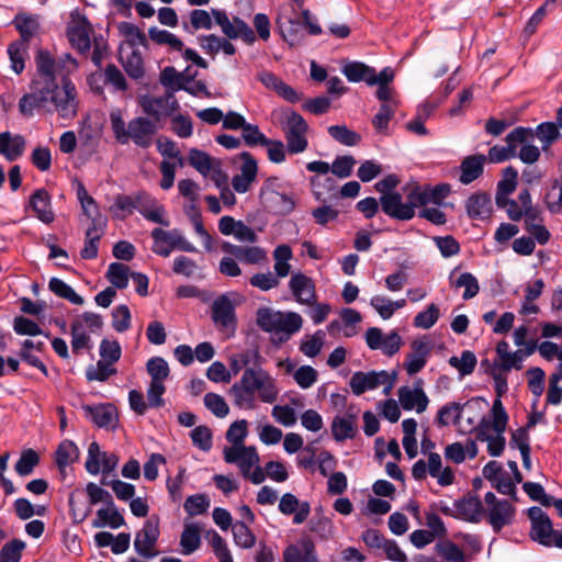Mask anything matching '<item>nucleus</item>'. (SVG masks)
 <instances>
[{
    "label": "nucleus",
    "instance_id": "obj_27",
    "mask_svg": "<svg viewBox=\"0 0 562 562\" xmlns=\"http://www.w3.org/2000/svg\"><path fill=\"white\" fill-rule=\"evenodd\" d=\"M137 210L148 221L169 226L170 223L165 216V209L155 199L143 194L137 196Z\"/></svg>",
    "mask_w": 562,
    "mask_h": 562
},
{
    "label": "nucleus",
    "instance_id": "obj_18",
    "mask_svg": "<svg viewBox=\"0 0 562 562\" xmlns=\"http://www.w3.org/2000/svg\"><path fill=\"white\" fill-rule=\"evenodd\" d=\"M140 105L147 115L156 120L169 116L179 109V103L172 92H166L160 97H144Z\"/></svg>",
    "mask_w": 562,
    "mask_h": 562
},
{
    "label": "nucleus",
    "instance_id": "obj_9",
    "mask_svg": "<svg viewBox=\"0 0 562 562\" xmlns=\"http://www.w3.org/2000/svg\"><path fill=\"white\" fill-rule=\"evenodd\" d=\"M215 22L221 26L222 32L231 40L241 38L247 45H252L257 37L252 29L240 18L232 20L225 11L212 9Z\"/></svg>",
    "mask_w": 562,
    "mask_h": 562
},
{
    "label": "nucleus",
    "instance_id": "obj_58",
    "mask_svg": "<svg viewBox=\"0 0 562 562\" xmlns=\"http://www.w3.org/2000/svg\"><path fill=\"white\" fill-rule=\"evenodd\" d=\"M40 463V456L38 453L33 449H26L22 451L19 460L16 461L14 465L15 472L20 476H27L30 475L34 468Z\"/></svg>",
    "mask_w": 562,
    "mask_h": 562
},
{
    "label": "nucleus",
    "instance_id": "obj_37",
    "mask_svg": "<svg viewBox=\"0 0 562 562\" xmlns=\"http://www.w3.org/2000/svg\"><path fill=\"white\" fill-rule=\"evenodd\" d=\"M459 515L471 522H479L483 513V505L477 496H467L454 503Z\"/></svg>",
    "mask_w": 562,
    "mask_h": 562
},
{
    "label": "nucleus",
    "instance_id": "obj_50",
    "mask_svg": "<svg viewBox=\"0 0 562 562\" xmlns=\"http://www.w3.org/2000/svg\"><path fill=\"white\" fill-rule=\"evenodd\" d=\"M120 59L125 71L131 78L139 79L144 76L143 58L137 49L133 48L125 57L121 55Z\"/></svg>",
    "mask_w": 562,
    "mask_h": 562
},
{
    "label": "nucleus",
    "instance_id": "obj_41",
    "mask_svg": "<svg viewBox=\"0 0 562 562\" xmlns=\"http://www.w3.org/2000/svg\"><path fill=\"white\" fill-rule=\"evenodd\" d=\"M104 226L105 225L95 226V224H90L86 231L85 246L80 251L82 259L91 260L98 257L99 241L103 235Z\"/></svg>",
    "mask_w": 562,
    "mask_h": 562
},
{
    "label": "nucleus",
    "instance_id": "obj_51",
    "mask_svg": "<svg viewBox=\"0 0 562 562\" xmlns=\"http://www.w3.org/2000/svg\"><path fill=\"white\" fill-rule=\"evenodd\" d=\"M48 288L57 296L68 300L72 304L82 305L85 302L69 284L58 278H52L49 280Z\"/></svg>",
    "mask_w": 562,
    "mask_h": 562
},
{
    "label": "nucleus",
    "instance_id": "obj_1",
    "mask_svg": "<svg viewBox=\"0 0 562 562\" xmlns=\"http://www.w3.org/2000/svg\"><path fill=\"white\" fill-rule=\"evenodd\" d=\"M234 405L244 409L256 407V394L263 403H273L279 390L276 379L261 364L245 369L240 380L231 387Z\"/></svg>",
    "mask_w": 562,
    "mask_h": 562
},
{
    "label": "nucleus",
    "instance_id": "obj_3",
    "mask_svg": "<svg viewBox=\"0 0 562 562\" xmlns=\"http://www.w3.org/2000/svg\"><path fill=\"white\" fill-rule=\"evenodd\" d=\"M43 97L45 101V110L56 112L64 120H71L78 113L79 100L75 85L69 78H65L59 87L57 82L42 85Z\"/></svg>",
    "mask_w": 562,
    "mask_h": 562
},
{
    "label": "nucleus",
    "instance_id": "obj_10",
    "mask_svg": "<svg viewBox=\"0 0 562 562\" xmlns=\"http://www.w3.org/2000/svg\"><path fill=\"white\" fill-rule=\"evenodd\" d=\"M528 516L531 522L530 538L541 546L551 548L557 530L549 516L537 506L529 508Z\"/></svg>",
    "mask_w": 562,
    "mask_h": 562
},
{
    "label": "nucleus",
    "instance_id": "obj_57",
    "mask_svg": "<svg viewBox=\"0 0 562 562\" xmlns=\"http://www.w3.org/2000/svg\"><path fill=\"white\" fill-rule=\"evenodd\" d=\"M371 72L372 67L360 61H351L342 67V74L351 82L366 81L369 83Z\"/></svg>",
    "mask_w": 562,
    "mask_h": 562
},
{
    "label": "nucleus",
    "instance_id": "obj_14",
    "mask_svg": "<svg viewBox=\"0 0 562 562\" xmlns=\"http://www.w3.org/2000/svg\"><path fill=\"white\" fill-rule=\"evenodd\" d=\"M359 409L355 405L347 407L346 412L333 418L330 429L334 439L338 442L353 439L358 434Z\"/></svg>",
    "mask_w": 562,
    "mask_h": 562
},
{
    "label": "nucleus",
    "instance_id": "obj_33",
    "mask_svg": "<svg viewBox=\"0 0 562 562\" xmlns=\"http://www.w3.org/2000/svg\"><path fill=\"white\" fill-rule=\"evenodd\" d=\"M87 415L98 427L114 428L117 423V413L113 405L85 406Z\"/></svg>",
    "mask_w": 562,
    "mask_h": 562
},
{
    "label": "nucleus",
    "instance_id": "obj_29",
    "mask_svg": "<svg viewBox=\"0 0 562 562\" xmlns=\"http://www.w3.org/2000/svg\"><path fill=\"white\" fill-rule=\"evenodd\" d=\"M303 319L301 315L294 312L282 313L281 319L276 324V329L271 331L279 342H285L290 337L297 333L302 327Z\"/></svg>",
    "mask_w": 562,
    "mask_h": 562
},
{
    "label": "nucleus",
    "instance_id": "obj_61",
    "mask_svg": "<svg viewBox=\"0 0 562 562\" xmlns=\"http://www.w3.org/2000/svg\"><path fill=\"white\" fill-rule=\"evenodd\" d=\"M90 337L85 333L83 325L79 319L71 323V349L79 353L82 349H90Z\"/></svg>",
    "mask_w": 562,
    "mask_h": 562
},
{
    "label": "nucleus",
    "instance_id": "obj_54",
    "mask_svg": "<svg viewBox=\"0 0 562 562\" xmlns=\"http://www.w3.org/2000/svg\"><path fill=\"white\" fill-rule=\"evenodd\" d=\"M448 362L452 368L457 369L462 376H464L474 371L477 360L474 352L464 350L462 351L461 357H450Z\"/></svg>",
    "mask_w": 562,
    "mask_h": 562
},
{
    "label": "nucleus",
    "instance_id": "obj_39",
    "mask_svg": "<svg viewBox=\"0 0 562 562\" xmlns=\"http://www.w3.org/2000/svg\"><path fill=\"white\" fill-rule=\"evenodd\" d=\"M397 108L396 102L382 103L378 113L372 119V125L379 135L387 136L390 132V122L394 117Z\"/></svg>",
    "mask_w": 562,
    "mask_h": 562
},
{
    "label": "nucleus",
    "instance_id": "obj_60",
    "mask_svg": "<svg viewBox=\"0 0 562 562\" xmlns=\"http://www.w3.org/2000/svg\"><path fill=\"white\" fill-rule=\"evenodd\" d=\"M27 45L24 42H13L8 47V54L11 61L12 70L19 75L24 69V57L26 55Z\"/></svg>",
    "mask_w": 562,
    "mask_h": 562
},
{
    "label": "nucleus",
    "instance_id": "obj_7",
    "mask_svg": "<svg viewBox=\"0 0 562 562\" xmlns=\"http://www.w3.org/2000/svg\"><path fill=\"white\" fill-rule=\"evenodd\" d=\"M533 139V131L530 127H516L506 136V146L495 145L488 150L486 159L498 164L517 156L518 144Z\"/></svg>",
    "mask_w": 562,
    "mask_h": 562
},
{
    "label": "nucleus",
    "instance_id": "obj_36",
    "mask_svg": "<svg viewBox=\"0 0 562 562\" xmlns=\"http://www.w3.org/2000/svg\"><path fill=\"white\" fill-rule=\"evenodd\" d=\"M504 432H495V436L490 434V422H482L476 434V439L487 442V451L492 457H498L503 453L505 448Z\"/></svg>",
    "mask_w": 562,
    "mask_h": 562
},
{
    "label": "nucleus",
    "instance_id": "obj_12",
    "mask_svg": "<svg viewBox=\"0 0 562 562\" xmlns=\"http://www.w3.org/2000/svg\"><path fill=\"white\" fill-rule=\"evenodd\" d=\"M159 519L151 517L147 519L143 528L136 533L134 539L135 551L145 559H151L158 554L156 543L159 538Z\"/></svg>",
    "mask_w": 562,
    "mask_h": 562
},
{
    "label": "nucleus",
    "instance_id": "obj_34",
    "mask_svg": "<svg viewBox=\"0 0 562 562\" xmlns=\"http://www.w3.org/2000/svg\"><path fill=\"white\" fill-rule=\"evenodd\" d=\"M485 161L486 156L482 154L465 157L460 165V182L469 184L476 180L483 173Z\"/></svg>",
    "mask_w": 562,
    "mask_h": 562
},
{
    "label": "nucleus",
    "instance_id": "obj_25",
    "mask_svg": "<svg viewBox=\"0 0 562 562\" xmlns=\"http://www.w3.org/2000/svg\"><path fill=\"white\" fill-rule=\"evenodd\" d=\"M398 400L405 411L416 409L417 413L425 412L429 403L420 383L414 389H409L408 386L400 387Z\"/></svg>",
    "mask_w": 562,
    "mask_h": 562
},
{
    "label": "nucleus",
    "instance_id": "obj_2",
    "mask_svg": "<svg viewBox=\"0 0 562 562\" xmlns=\"http://www.w3.org/2000/svg\"><path fill=\"white\" fill-rule=\"evenodd\" d=\"M110 125L113 136L120 145L133 143L143 149L149 148L153 145L157 133L155 122L148 117L137 116L126 123L119 109L110 112Z\"/></svg>",
    "mask_w": 562,
    "mask_h": 562
},
{
    "label": "nucleus",
    "instance_id": "obj_8",
    "mask_svg": "<svg viewBox=\"0 0 562 562\" xmlns=\"http://www.w3.org/2000/svg\"><path fill=\"white\" fill-rule=\"evenodd\" d=\"M308 125L303 116L296 112H292L284 126V136L286 140V149L290 154H300L306 150L308 146L306 134Z\"/></svg>",
    "mask_w": 562,
    "mask_h": 562
},
{
    "label": "nucleus",
    "instance_id": "obj_19",
    "mask_svg": "<svg viewBox=\"0 0 562 562\" xmlns=\"http://www.w3.org/2000/svg\"><path fill=\"white\" fill-rule=\"evenodd\" d=\"M412 351L406 356L404 369L408 375H414L422 371L427 363L432 346L427 337L416 339L411 344Z\"/></svg>",
    "mask_w": 562,
    "mask_h": 562
},
{
    "label": "nucleus",
    "instance_id": "obj_62",
    "mask_svg": "<svg viewBox=\"0 0 562 562\" xmlns=\"http://www.w3.org/2000/svg\"><path fill=\"white\" fill-rule=\"evenodd\" d=\"M248 435V423L246 419L236 420L226 431V440L232 443L231 447L244 446Z\"/></svg>",
    "mask_w": 562,
    "mask_h": 562
},
{
    "label": "nucleus",
    "instance_id": "obj_48",
    "mask_svg": "<svg viewBox=\"0 0 562 562\" xmlns=\"http://www.w3.org/2000/svg\"><path fill=\"white\" fill-rule=\"evenodd\" d=\"M149 38L158 45H168L171 49L181 52L183 49L182 41L167 30H160L151 26L148 30Z\"/></svg>",
    "mask_w": 562,
    "mask_h": 562
},
{
    "label": "nucleus",
    "instance_id": "obj_22",
    "mask_svg": "<svg viewBox=\"0 0 562 562\" xmlns=\"http://www.w3.org/2000/svg\"><path fill=\"white\" fill-rule=\"evenodd\" d=\"M289 288L295 300L304 305H314L316 302V290L313 280L304 273H293Z\"/></svg>",
    "mask_w": 562,
    "mask_h": 562
},
{
    "label": "nucleus",
    "instance_id": "obj_13",
    "mask_svg": "<svg viewBox=\"0 0 562 562\" xmlns=\"http://www.w3.org/2000/svg\"><path fill=\"white\" fill-rule=\"evenodd\" d=\"M364 338L371 350H381L389 357L397 353L402 346V337L395 330L384 335L381 328L370 327L366 331Z\"/></svg>",
    "mask_w": 562,
    "mask_h": 562
},
{
    "label": "nucleus",
    "instance_id": "obj_15",
    "mask_svg": "<svg viewBox=\"0 0 562 562\" xmlns=\"http://www.w3.org/2000/svg\"><path fill=\"white\" fill-rule=\"evenodd\" d=\"M223 458L226 463L237 464L243 476L259 463V454L254 446L224 447Z\"/></svg>",
    "mask_w": 562,
    "mask_h": 562
},
{
    "label": "nucleus",
    "instance_id": "obj_21",
    "mask_svg": "<svg viewBox=\"0 0 562 562\" xmlns=\"http://www.w3.org/2000/svg\"><path fill=\"white\" fill-rule=\"evenodd\" d=\"M240 158L243 160L240 171L233 177L232 187L237 193H246L256 180L258 166L255 158L247 151H244Z\"/></svg>",
    "mask_w": 562,
    "mask_h": 562
},
{
    "label": "nucleus",
    "instance_id": "obj_23",
    "mask_svg": "<svg viewBox=\"0 0 562 562\" xmlns=\"http://www.w3.org/2000/svg\"><path fill=\"white\" fill-rule=\"evenodd\" d=\"M450 193V187L448 184H439L434 188L431 187H415L408 194L407 198L413 204L418 206L427 205L428 203L440 204Z\"/></svg>",
    "mask_w": 562,
    "mask_h": 562
},
{
    "label": "nucleus",
    "instance_id": "obj_46",
    "mask_svg": "<svg viewBox=\"0 0 562 562\" xmlns=\"http://www.w3.org/2000/svg\"><path fill=\"white\" fill-rule=\"evenodd\" d=\"M532 131L533 138L537 137L541 142L543 150H547L555 140L561 137L560 128L553 122H543Z\"/></svg>",
    "mask_w": 562,
    "mask_h": 562
},
{
    "label": "nucleus",
    "instance_id": "obj_32",
    "mask_svg": "<svg viewBox=\"0 0 562 562\" xmlns=\"http://www.w3.org/2000/svg\"><path fill=\"white\" fill-rule=\"evenodd\" d=\"M260 199L266 207L280 214H289L294 210L295 206V202L291 196L273 190L262 189Z\"/></svg>",
    "mask_w": 562,
    "mask_h": 562
},
{
    "label": "nucleus",
    "instance_id": "obj_56",
    "mask_svg": "<svg viewBox=\"0 0 562 562\" xmlns=\"http://www.w3.org/2000/svg\"><path fill=\"white\" fill-rule=\"evenodd\" d=\"M328 134L338 143L345 146H356L361 142V136L346 125H331L328 127Z\"/></svg>",
    "mask_w": 562,
    "mask_h": 562
},
{
    "label": "nucleus",
    "instance_id": "obj_4",
    "mask_svg": "<svg viewBox=\"0 0 562 562\" xmlns=\"http://www.w3.org/2000/svg\"><path fill=\"white\" fill-rule=\"evenodd\" d=\"M396 373L381 371H369L355 372L349 381V386L352 393L357 396L363 394L367 391L375 390L379 386H383V394L389 395L395 384Z\"/></svg>",
    "mask_w": 562,
    "mask_h": 562
},
{
    "label": "nucleus",
    "instance_id": "obj_38",
    "mask_svg": "<svg viewBox=\"0 0 562 562\" xmlns=\"http://www.w3.org/2000/svg\"><path fill=\"white\" fill-rule=\"evenodd\" d=\"M123 525H125L124 517L114 503L104 508L98 509L97 518L92 522L94 528H102L108 526L112 529H117Z\"/></svg>",
    "mask_w": 562,
    "mask_h": 562
},
{
    "label": "nucleus",
    "instance_id": "obj_40",
    "mask_svg": "<svg viewBox=\"0 0 562 562\" xmlns=\"http://www.w3.org/2000/svg\"><path fill=\"white\" fill-rule=\"evenodd\" d=\"M45 101L43 97L41 81L33 82V92L24 94L19 101L20 112L24 115H32L34 109H45Z\"/></svg>",
    "mask_w": 562,
    "mask_h": 562
},
{
    "label": "nucleus",
    "instance_id": "obj_44",
    "mask_svg": "<svg viewBox=\"0 0 562 562\" xmlns=\"http://www.w3.org/2000/svg\"><path fill=\"white\" fill-rule=\"evenodd\" d=\"M200 531L201 529L198 524L186 526L180 538V546L184 555H189L199 549L201 544Z\"/></svg>",
    "mask_w": 562,
    "mask_h": 562
},
{
    "label": "nucleus",
    "instance_id": "obj_26",
    "mask_svg": "<svg viewBox=\"0 0 562 562\" xmlns=\"http://www.w3.org/2000/svg\"><path fill=\"white\" fill-rule=\"evenodd\" d=\"M279 510L283 515L294 514L293 522L300 525L307 519L311 513V506L307 502L301 503L294 494L285 493L280 499Z\"/></svg>",
    "mask_w": 562,
    "mask_h": 562
},
{
    "label": "nucleus",
    "instance_id": "obj_17",
    "mask_svg": "<svg viewBox=\"0 0 562 562\" xmlns=\"http://www.w3.org/2000/svg\"><path fill=\"white\" fill-rule=\"evenodd\" d=\"M382 211L392 218L398 221H408L415 216V209L418 204H413L408 199L403 202L398 192L384 194L380 198Z\"/></svg>",
    "mask_w": 562,
    "mask_h": 562
},
{
    "label": "nucleus",
    "instance_id": "obj_63",
    "mask_svg": "<svg viewBox=\"0 0 562 562\" xmlns=\"http://www.w3.org/2000/svg\"><path fill=\"white\" fill-rule=\"evenodd\" d=\"M113 363L99 360L95 366L88 367L86 376L88 381H106L111 375L116 373V370L112 367Z\"/></svg>",
    "mask_w": 562,
    "mask_h": 562
},
{
    "label": "nucleus",
    "instance_id": "obj_11",
    "mask_svg": "<svg viewBox=\"0 0 562 562\" xmlns=\"http://www.w3.org/2000/svg\"><path fill=\"white\" fill-rule=\"evenodd\" d=\"M496 360L494 362L495 369L508 372L513 369L521 370L522 363L526 358L535 353V347L529 346L527 349H517L512 351L509 344L506 340H501L496 346Z\"/></svg>",
    "mask_w": 562,
    "mask_h": 562
},
{
    "label": "nucleus",
    "instance_id": "obj_24",
    "mask_svg": "<svg viewBox=\"0 0 562 562\" xmlns=\"http://www.w3.org/2000/svg\"><path fill=\"white\" fill-rule=\"evenodd\" d=\"M283 562H318L314 542L302 539L299 544L288 546L283 551Z\"/></svg>",
    "mask_w": 562,
    "mask_h": 562
},
{
    "label": "nucleus",
    "instance_id": "obj_52",
    "mask_svg": "<svg viewBox=\"0 0 562 562\" xmlns=\"http://www.w3.org/2000/svg\"><path fill=\"white\" fill-rule=\"evenodd\" d=\"M130 268L120 262L110 263L106 279L114 289H125L128 284Z\"/></svg>",
    "mask_w": 562,
    "mask_h": 562
},
{
    "label": "nucleus",
    "instance_id": "obj_16",
    "mask_svg": "<svg viewBox=\"0 0 562 562\" xmlns=\"http://www.w3.org/2000/svg\"><path fill=\"white\" fill-rule=\"evenodd\" d=\"M91 27L87 19L79 12L71 13V23L67 27V36L74 48L85 54L91 48Z\"/></svg>",
    "mask_w": 562,
    "mask_h": 562
},
{
    "label": "nucleus",
    "instance_id": "obj_64",
    "mask_svg": "<svg viewBox=\"0 0 562 562\" xmlns=\"http://www.w3.org/2000/svg\"><path fill=\"white\" fill-rule=\"evenodd\" d=\"M24 548L25 543L20 539L9 541L0 551V562H19Z\"/></svg>",
    "mask_w": 562,
    "mask_h": 562
},
{
    "label": "nucleus",
    "instance_id": "obj_5",
    "mask_svg": "<svg viewBox=\"0 0 562 562\" xmlns=\"http://www.w3.org/2000/svg\"><path fill=\"white\" fill-rule=\"evenodd\" d=\"M211 318L220 333L225 338L235 336L237 329V316L235 304L227 294L216 297L211 305Z\"/></svg>",
    "mask_w": 562,
    "mask_h": 562
},
{
    "label": "nucleus",
    "instance_id": "obj_59",
    "mask_svg": "<svg viewBox=\"0 0 562 562\" xmlns=\"http://www.w3.org/2000/svg\"><path fill=\"white\" fill-rule=\"evenodd\" d=\"M282 312L270 307H260L256 313V322L260 329L271 333L276 329V324L281 319Z\"/></svg>",
    "mask_w": 562,
    "mask_h": 562
},
{
    "label": "nucleus",
    "instance_id": "obj_55",
    "mask_svg": "<svg viewBox=\"0 0 562 562\" xmlns=\"http://www.w3.org/2000/svg\"><path fill=\"white\" fill-rule=\"evenodd\" d=\"M464 405L450 402L443 405L437 414V424L448 426L450 423L459 424Z\"/></svg>",
    "mask_w": 562,
    "mask_h": 562
},
{
    "label": "nucleus",
    "instance_id": "obj_53",
    "mask_svg": "<svg viewBox=\"0 0 562 562\" xmlns=\"http://www.w3.org/2000/svg\"><path fill=\"white\" fill-rule=\"evenodd\" d=\"M235 543L244 549H250L256 543V536L245 521H236L232 526Z\"/></svg>",
    "mask_w": 562,
    "mask_h": 562
},
{
    "label": "nucleus",
    "instance_id": "obj_30",
    "mask_svg": "<svg viewBox=\"0 0 562 562\" xmlns=\"http://www.w3.org/2000/svg\"><path fill=\"white\" fill-rule=\"evenodd\" d=\"M30 206L35 216L45 224L54 222L55 215L52 210L50 195L45 189H37L30 198Z\"/></svg>",
    "mask_w": 562,
    "mask_h": 562
},
{
    "label": "nucleus",
    "instance_id": "obj_43",
    "mask_svg": "<svg viewBox=\"0 0 562 562\" xmlns=\"http://www.w3.org/2000/svg\"><path fill=\"white\" fill-rule=\"evenodd\" d=\"M277 25L286 43L290 46H297L302 44L304 40V34L302 32V24L296 20H288V25H285L281 19H277Z\"/></svg>",
    "mask_w": 562,
    "mask_h": 562
},
{
    "label": "nucleus",
    "instance_id": "obj_47",
    "mask_svg": "<svg viewBox=\"0 0 562 562\" xmlns=\"http://www.w3.org/2000/svg\"><path fill=\"white\" fill-rule=\"evenodd\" d=\"M79 457L78 447L70 440H64L59 443L56 450V464L59 470L65 469L72 462H75Z\"/></svg>",
    "mask_w": 562,
    "mask_h": 562
},
{
    "label": "nucleus",
    "instance_id": "obj_31",
    "mask_svg": "<svg viewBox=\"0 0 562 562\" xmlns=\"http://www.w3.org/2000/svg\"><path fill=\"white\" fill-rule=\"evenodd\" d=\"M488 522L495 532H499L505 526L512 524L515 508L508 501H502L488 508Z\"/></svg>",
    "mask_w": 562,
    "mask_h": 562
},
{
    "label": "nucleus",
    "instance_id": "obj_35",
    "mask_svg": "<svg viewBox=\"0 0 562 562\" xmlns=\"http://www.w3.org/2000/svg\"><path fill=\"white\" fill-rule=\"evenodd\" d=\"M467 212L472 220L488 218L493 204L491 198L486 193H475L467 200Z\"/></svg>",
    "mask_w": 562,
    "mask_h": 562
},
{
    "label": "nucleus",
    "instance_id": "obj_28",
    "mask_svg": "<svg viewBox=\"0 0 562 562\" xmlns=\"http://www.w3.org/2000/svg\"><path fill=\"white\" fill-rule=\"evenodd\" d=\"M26 146L24 136L16 134L12 135L10 132L0 133V155L8 161H14L20 158Z\"/></svg>",
    "mask_w": 562,
    "mask_h": 562
},
{
    "label": "nucleus",
    "instance_id": "obj_6",
    "mask_svg": "<svg viewBox=\"0 0 562 562\" xmlns=\"http://www.w3.org/2000/svg\"><path fill=\"white\" fill-rule=\"evenodd\" d=\"M151 237L154 239L153 251L165 258L169 257L175 249L186 252L196 251V248L178 229L154 228Z\"/></svg>",
    "mask_w": 562,
    "mask_h": 562
},
{
    "label": "nucleus",
    "instance_id": "obj_20",
    "mask_svg": "<svg viewBox=\"0 0 562 562\" xmlns=\"http://www.w3.org/2000/svg\"><path fill=\"white\" fill-rule=\"evenodd\" d=\"M188 161L203 177L211 175L212 180L217 187L225 180V175L218 166H214V160L207 153L192 148L189 151Z\"/></svg>",
    "mask_w": 562,
    "mask_h": 562
},
{
    "label": "nucleus",
    "instance_id": "obj_45",
    "mask_svg": "<svg viewBox=\"0 0 562 562\" xmlns=\"http://www.w3.org/2000/svg\"><path fill=\"white\" fill-rule=\"evenodd\" d=\"M13 23L21 34V42L24 43H27L36 34L40 26L37 18L26 13H19Z\"/></svg>",
    "mask_w": 562,
    "mask_h": 562
},
{
    "label": "nucleus",
    "instance_id": "obj_42",
    "mask_svg": "<svg viewBox=\"0 0 562 562\" xmlns=\"http://www.w3.org/2000/svg\"><path fill=\"white\" fill-rule=\"evenodd\" d=\"M36 66L40 74L42 85L56 82V60H54L48 52L40 50L36 55Z\"/></svg>",
    "mask_w": 562,
    "mask_h": 562
},
{
    "label": "nucleus",
    "instance_id": "obj_49",
    "mask_svg": "<svg viewBox=\"0 0 562 562\" xmlns=\"http://www.w3.org/2000/svg\"><path fill=\"white\" fill-rule=\"evenodd\" d=\"M262 357L258 351H245L240 353L233 355L229 358V368L234 374H237L244 368H250L249 366H258L261 364Z\"/></svg>",
    "mask_w": 562,
    "mask_h": 562
}]
</instances>
